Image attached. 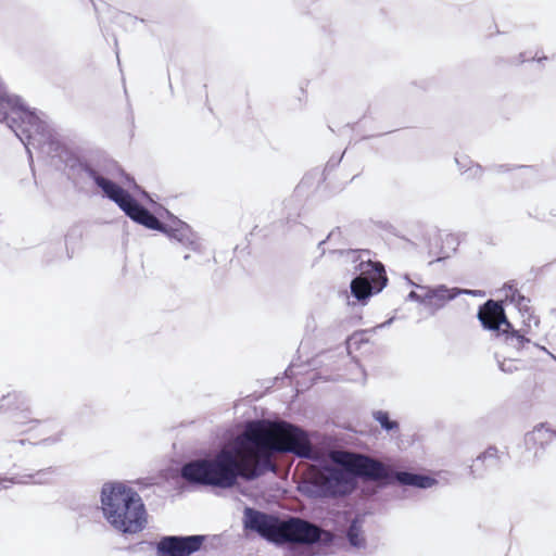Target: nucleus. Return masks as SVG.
Listing matches in <instances>:
<instances>
[{"mask_svg":"<svg viewBox=\"0 0 556 556\" xmlns=\"http://www.w3.org/2000/svg\"><path fill=\"white\" fill-rule=\"evenodd\" d=\"M233 444L236 451L220 450L212 457L187 462L180 468V477L190 484L230 489L239 478L253 481L275 472V454L316 458L308 432L283 420L247 421Z\"/></svg>","mask_w":556,"mask_h":556,"instance_id":"obj_1","label":"nucleus"},{"mask_svg":"<svg viewBox=\"0 0 556 556\" xmlns=\"http://www.w3.org/2000/svg\"><path fill=\"white\" fill-rule=\"evenodd\" d=\"M358 478L383 485L399 484L429 489L437 484L430 476L397 470L391 465L367 455L344 452L325 464L301 490L316 498H338L350 495L357 486Z\"/></svg>","mask_w":556,"mask_h":556,"instance_id":"obj_2","label":"nucleus"},{"mask_svg":"<svg viewBox=\"0 0 556 556\" xmlns=\"http://www.w3.org/2000/svg\"><path fill=\"white\" fill-rule=\"evenodd\" d=\"M84 172L102 190L103 195L114 202L131 220L148 229L165 233L169 239L193 252L202 253V243L188 224L175 219L170 225H165L113 180L103 177L88 165L84 167Z\"/></svg>","mask_w":556,"mask_h":556,"instance_id":"obj_3","label":"nucleus"},{"mask_svg":"<svg viewBox=\"0 0 556 556\" xmlns=\"http://www.w3.org/2000/svg\"><path fill=\"white\" fill-rule=\"evenodd\" d=\"M104 519L123 534H136L147 527V510L137 491L122 482H106L101 488Z\"/></svg>","mask_w":556,"mask_h":556,"instance_id":"obj_4","label":"nucleus"},{"mask_svg":"<svg viewBox=\"0 0 556 556\" xmlns=\"http://www.w3.org/2000/svg\"><path fill=\"white\" fill-rule=\"evenodd\" d=\"M0 122L15 134L28 153L29 147L42 149L51 146V129L34 111L22 103L16 96H0Z\"/></svg>","mask_w":556,"mask_h":556,"instance_id":"obj_5","label":"nucleus"},{"mask_svg":"<svg viewBox=\"0 0 556 556\" xmlns=\"http://www.w3.org/2000/svg\"><path fill=\"white\" fill-rule=\"evenodd\" d=\"M339 253L354 264L359 275L351 281V293L359 302H366L370 296L383 290L388 278L384 266L380 262L371 261V252L362 250H341Z\"/></svg>","mask_w":556,"mask_h":556,"instance_id":"obj_6","label":"nucleus"},{"mask_svg":"<svg viewBox=\"0 0 556 556\" xmlns=\"http://www.w3.org/2000/svg\"><path fill=\"white\" fill-rule=\"evenodd\" d=\"M330 540L331 534L327 531H323L319 527L298 517H289L286 520H281L277 544L300 543L312 545Z\"/></svg>","mask_w":556,"mask_h":556,"instance_id":"obj_7","label":"nucleus"},{"mask_svg":"<svg viewBox=\"0 0 556 556\" xmlns=\"http://www.w3.org/2000/svg\"><path fill=\"white\" fill-rule=\"evenodd\" d=\"M205 536L192 535H164L155 544L156 556H190L203 546Z\"/></svg>","mask_w":556,"mask_h":556,"instance_id":"obj_8","label":"nucleus"},{"mask_svg":"<svg viewBox=\"0 0 556 556\" xmlns=\"http://www.w3.org/2000/svg\"><path fill=\"white\" fill-rule=\"evenodd\" d=\"M244 529L256 532L267 541L278 543L281 519L252 507H245L243 511Z\"/></svg>","mask_w":556,"mask_h":556,"instance_id":"obj_9","label":"nucleus"},{"mask_svg":"<svg viewBox=\"0 0 556 556\" xmlns=\"http://www.w3.org/2000/svg\"><path fill=\"white\" fill-rule=\"evenodd\" d=\"M497 339L502 341L506 354L529 356L531 358L534 356L535 351H542L556 362V356L553 353L546 348L531 342L520 330H516L511 324L510 328H503Z\"/></svg>","mask_w":556,"mask_h":556,"instance_id":"obj_10","label":"nucleus"},{"mask_svg":"<svg viewBox=\"0 0 556 556\" xmlns=\"http://www.w3.org/2000/svg\"><path fill=\"white\" fill-rule=\"evenodd\" d=\"M420 291H425V306L433 315L441 308H443L450 301L457 298L459 294H471L476 295L478 291L448 288L445 285H438L434 287L430 286H416Z\"/></svg>","mask_w":556,"mask_h":556,"instance_id":"obj_11","label":"nucleus"},{"mask_svg":"<svg viewBox=\"0 0 556 556\" xmlns=\"http://www.w3.org/2000/svg\"><path fill=\"white\" fill-rule=\"evenodd\" d=\"M481 326L485 330L494 331L496 337L503 328H510V321L507 319L502 302L488 300L483 303L477 314Z\"/></svg>","mask_w":556,"mask_h":556,"instance_id":"obj_12","label":"nucleus"},{"mask_svg":"<svg viewBox=\"0 0 556 556\" xmlns=\"http://www.w3.org/2000/svg\"><path fill=\"white\" fill-rule=\"evenodd\" d=\"M555 438V429L547 424H540L525 435V445L528 451L533 450V457L538 458L542 455L544 447L551 444Z\"/></svg>","mask_w":556,"mask_h":556,"instance_id":"obj_13","label":"nucleus"},{"mask_svg":"<svg viewBox=\"0 0 556 556\" xmlns=\"http://www.w3.org/2000/svg\"><path fill=\"white\" fill-rule=\"evenodd\" d=\"M500 464L498 450L495 446L488 447L480 454L471 465V473L475 477L482 476V466L485 468H496Z\"/></svg>","mask_w":556,"mask_h":556,"instance_id":"obj_14","label":"nucleus"},{"mask_svg":"<svg viewBox=\"0 0 556 556\" xmlns=\"http://www.w3.org/2000/svg\"><path fill=\"white\" fill-rule=\"evenodd\" d=\"M364 519L361 517H355L351 523L349 525L345 531V538L349 544L355 548H365L366 547V538L364 535Z\"/></svg>","mask_w":556,"mask_h":556,"instance_id":"obj_15","label":"nucleus"},{"mask_svg":"<svg viewBox=\"0 0 556 556\" xmlns=\"http://www.w3.org/2000/svg\"><path fill=\"white\" fill-rule=\"evenodd\" d=\"M15 396L22 397L21 405L23 406V408L21 409V412L14 414L13 422L17 426H25L28 424H36V425L39 424L40 419L33 417V415H35V413L29 407V401L22 394H18Z\"/></svg>","mask_w":556,"mask_h":556,"instance_id":"obj_16","label":"nucleus"},{"mask_svg":"<svg viewBox=\"0 0 556 556\" xmlns=\"http://www.w3.org/2000/svg\"><path fill=\"white\" fill-rule=\"evenodd\" d=\"M500 356L498 353L495 354L498 368L505 374H513L527 367L522 359L523 356L513 357V355L508 354V356H504L503 359H501Z\"/></svg>","mask_w":556,"mask_h":556,"instance_id":"obj_17","label":"nucleus"},{"mask_svg":"<svg viewBox=\"0 0 556 556\" xmlns=\"http://www.w3.org/2000/svg\"><path fill=\"white\" fill-rule=\"evenodd\" d=\"M371 416L372 419L387 432H393L400 429L399 422L391 419L390 414L386 410H374Z\"/></svg>","mask_w":556,"mask_h":556,"instance_id":"obj_18","label":"nucleus"},{"mask_svg":"<svg viewBox=\"0 0 556 556\" xmlns=\"http://www.w3.org/2000/svg\"><path fill=\"white\" fill-rule=\"evenodd\" d=\"M508 291H509V293L508 292L506 293V298H509L510 302L516 304L519 312L528 313L529 308H530L529 307L530 300L528 298H526L525 295H522L517 289H513V287H510V286L508 287Z\"/></svg>","mask_w":556,"mask_h":556,"instance_id":"obj_19","label":"nucleus"},{"mask_svg":"<svg viewBox=\"0 0 556 556\" xmlns=\"http://www.w3.org/2000/svg\"><path fill=\"white\" fill-rule=\"evenodd\" d=\"M455 162L463 173H469V176L472 178H478L482 175V167L479 164H473L472 166H468V163H470L469 160L466 157L459 159L456 157Z\"/></svg>","mask_w":556,"mask_h":556,"instance_id":"obj_20","label":"nucleus"},{"mask_svg":"<svg viewBox=\"0 0 556 556\" xmlns=\"http://www.w3.org/2000/svg\"><path fill=\"white\" fill-rule=\"evenodd\" d=\"M52 473L51 468L38 470L34 475H27L26 477L33 479L35 483H46L49 476Z\"/></svg>","mask_w":556,"mask_h":556,"instance_id":"obj_21","label":"nucleus"},{"mask_svg":"<svg viewBox=\"0 0 556 556\" xmlns=\"http://www.w3.org/2000/svg\"><path fill=\"white\" fill-rule=\"evenodd\" d=\"M424 296H425V291H420V292L410 291L407 295V300L415 301V302H418V303L425 305Z\"/></svg>","mask_w":556,"mask_h":556,"instance_id":"obj_22","label":"nucleus"},{"mask_svg":"<svg viewBox=\"0 0 556 556\" xmlns=\"http://www.w3.org/2000/svg\"><path fill=\"white\" fill-rule=\"evenodd\" d=\"M62 441L61 434H56L50 438H46L39 442V444H42L45 446L54 445Z\"/></svg>","mask_w":556,"mask_h":556,"instance_id":"obj_23","label":"nucleus"},{"mask_svg":"<svg viewBox=\"0 0 556 556\" xmlns=\"http://www.w3.org/2000/svg\"><path fill=\"white\" fill-rule=\"evenodd\" d=\"M366 331L364 332H361V333H354L352 334L351 337H349L348 339V344L351 345V344H357L359 342L363 341V338L362 336L365 333Z\"/></svg>","mask_w":556,"mask_h":556,"instance_id":"obj_24","label":"nucleus"},{"mask_svg":"<svg viewBox=\"0 0 556 556\" xmlns=\"http://www.w3.org/2000/svg\"><path fill=\"white\" fill-rule=\"evenodd\" d=\"M341 235H342V229L340 227H337V228H334V229H332L330 231V233L328 235L327 239L330 240V241H334L338 238H340Z\"/></svg>","mask_w":556,"mask_h":556,"instance_id":"obj_25","label":"nucleus"},{"mask_svg":"<svg viewBox=\"0 0 556 556\" xmlns=\"http://www.w3.org/2000/svg\"><path fill=\"white\" fill-rule=\"evenodd\" d=\"M126 182H127L129 188H134V190H138L139 189V186L135 182V180L131 177L127 176L126 177Z\"/></svg>","mask_w":556,"mask_h":556,"instance_id":"obj_26","label":"nucleus"},{"mask_svg":"<svg viewBox=\"0 0 556 556\" xmlns=\"http://www.w3.org/2000/svg\"><path fill=\"white\" fill-rule=\"evenodd\" d=\"M305 548L296 549L292 552L290 556H311L312 554L304 553Z\"/></svg>","mask_w":556,"mask_h":556,"instance_id":"obj_27","label":"nucleus"},{"mask_svg":"<svg viewBox=\"0 0 556 556\" xmlns=\"http://www.w3.org/2000/svg\"><path fill=\"white\" fill-rule=\"evenodd\" d=\"M0 481L11 482V483H24L25 482L24 480H18L16 478H4V479H1Z\"/></svg>","mask_w":556,"mask_h":556,"instance_id":"obj_28","label":"nucleus"},{"mask_svg":"<svg viewBox=\"0 0 556 556\" xmlns=\"http://www.w3.org/2000/svg\"><path fill=\"white\" fill-rule=\"evenodd\" d=\"M494 170L496 173H504V172L509 170V168L507 167V165H496V166H494Z\"/></svg>","mask_w":556,"mask_h":556,"instance_id":"obj_29","label":"nucleus"},{"mask_svg":"<svg viewBox=\"0 0 556 556\" xmlns=\"http://www.w3.org/2000/svg\"><path fill=\"white\" fill-rule=\"evenodd\" d=\"M392 320H393V319L391 318V319H389V320H387V321L382 323L381 325H379V326H378V328H384V327L389 326V325L392 323Z\"/></svg>","mask_w":556,"mask_h":556,"instance_id":"obj_30","label":"nucleus"},{"mask_svg":"<svg viewBox=\"0 0 556 556\" xmlns=\"http://www.w3.org/2000/svg\"><path fill=\"white\" fill-rule=\"evenodd\" d=\"M14 444H20V445H24L26 443V440H18V441H13Z\"/></svg>","mask_w":556,"mask_h":556,"instance_id":"obj_31","label":"nucleus"},{"mask_svg":"<svg viewBox=\"0 0 556 556\" xmlns=\"http://www.w3.org/2000/svg\"><path fill=\"white\" fill-rule=\"evenodd\" d=\"M190 257H191V256H190V254H186V255L184 256V260H185V261H189V260H190Z\"/></svg>","mask_w":556,"mask_h":556,"instance_id":"obj_32","label":"nucleus"},{"mask_svg":"<svg viewBox=\"0 0 556 556\" xmlns=\"http://www.w3.org/2000/svg\"><path fill=\"white\" fill-rule=\"evenodd\" d=\"M325 243V240L320 241L318 247L320 248Z\"/></svg>","mask_w":556,"mask_h":556,"instance_id":"obj_33","label":"nucleus"},{"mask_svg":"<svg viewBox=\"0 0 556 556\" xmlns=\"http://www.w3.org/2000/svg\"><path fill=\"white\" fill-rule=\"evenodd\" d=\"M345 155V152H342V154L340 155V159H343Z\"/></svg>","mask_w":556,"mask_h":556,"instance_id":"obj_34","label":"nucleus"},{"mask_svg":"<svg viewBox=\"0 0 556 556\" xmlns=\"http://www.w3.org/2000/svg\"><path fill=\"white\" fill-rule=\"evenodd\" d=\"M345 155V152H342V154L340 155V159H343Z\"/></svg>","mask_w":556,"mask_h":556,"instance_id":"obj_35","label":"nucleus"},{"mask_svg":"<svg viewBox=\"0 0 556 556\" xmlns=\"http://www.w3.org/2000/svg\"><path fill=\"white\" fill-rule=\"evenodd\" d=\"M345 155V152H342V154L340 155V159H343Z\"/></svg>","mask_w":556,"mask_h":556,"instance_id":"obj_36","label":"nucleus"}]
</instances>
